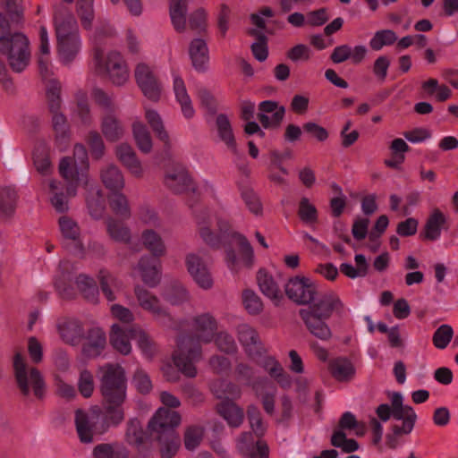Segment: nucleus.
Instances as JSON below:
<instances>
[{
    "label": "nucleus",
    "mask_w": 458,
    "mask_h": 458,
    "mask_svg": "<svg viewBox=\"0 0 458 458\" xmlns=\"http://www.w3.org/2000/svg\"><path fill=\"white\" fill-rule=\"evenodd\" d=\"M101 407L93 406L89 412L75 411L74 423L79 439L83 444L92 443L95 435H102L110 427H116L124 420L123 404L126 401V377L118 364H106L99 369Z\"/></svg>",
    "instance_id": "obj_1"
},
{
    "label": "nucleus",
    "mask_w": 458,
    "mask_h": 458,
    "mask_svg": "<svg viewBox=\"0 0 458 458\" xmlns=\"http://www.w3.org/2000/svg\"><path fill=\"white\" fill-rule=\"evenodd\" d=\"M193 335H183L178 341V351L173 355L174 365L183 375L195 377L194 363L202 357L201 343L213 341L217 331V321L209 312L195 316L191 322Z\"/></svg>",
    "instance_id": "obj_2"
},
{
    "label": "nucleus",
    "mask_w": 458,
    "mask_h": 458,
    "mask_svg": "<svg viewBox=\"0 0 458 458\" xmlns=\"http://www.w3.org/2000/svg\"><path fill=\"white\" fill-rule=\"evenodd\" d=\"M21 26L10 24L6 15L0 13V54L14 72H21L30 60V40L19 30Z\"/></svg>",
    "instance_id": "obj_3"
},
{
    "label": "nucleus",
    "mask_w": 458,
    "mask_h": 458,
    "mask_svg": "<svg viewBox=\"0 0 458 458\" xmlns=\"http://www.w3.org/2000/svg\"><path fill=\"white\" fill-rule=\"evenodd\" d=\"M46 97L55 140L61 149H64L70 142L72 132L68 119L62 112L61 85L58 81H49Z\"/></svg>",
    "instance_id": "obj_4"
},
{
    "label": "nucleus",
    "mask_w": 458,
    "mask_h": 458,
    "mask_svg": "<svg viewBox=\"0 0 458 458\" xmlns=\"http://www.w3.org/2000/svg\"><path fill=\"white\" fill-rule=\"evenodd\" d=\"M13 373L17 386L22 395L28 396L31 386L38 399L45 396L46 384L40 371L37 368H28L24 356L20 351H15L13 360Z\"/></svg>",
    "instance_id": "obj_5"
},
{
    "label": "nucleus",
    "mask_w": 458,
    "mask_h": 458,
    "mask_svg": "<svg viewBox=\"0 0 458 458\" xmlns=\"http://www.w3.org/2000/svg\"><path fill=\"white\" fill-rule=\"evenodd\" d=\"M94 63L96 72L107 77L114 85H123L129 79L127 64L117 51H111L105 55L100 48H96Z\"/></svg>",
    "instance_id": "obj_6"
},
{
    "label": "nucleus",
    "mask_w": 458,
    "mask_h": 458,
    "mask_svg": "<svg viewBox=\"0 0 458 458\" xmlns=\"http://www.w3.org/2000/svg\"><path fill=\"white\" fill-rule=\"evenodd\" d=\"M140 306L152 314L154 320L163 327H173L174 321L170 313L161 305L159 299L143 287L134 289Z\"/></svg>",
    "instance_id": "obj_7"
},
{
    "label": "nucleus",
    "mask_w": 458,
    "mask_h": 458,
    "mask_svg": "<svg viewBox=\"0 0 458 458\" xmlns=\"http://www.w3.org/2000/svg\"><path fill=\"white\" fill-rule=\"evenodd\" d=\"M164 182L175 194L191 193L193 198L188 202L190 208H192L194 203L198 201L199 193L197 185L184 167L180 166L168 171L165 176Z\"/></svg>",
    "instance_id": "obj_8"
},
{
    "label": "nucleus",
    "mask_w": 458,
    "mask_h": 458,
    "mask_svg": "<svg viewBox=\"0 0 458 458\" xmlns=\"http://www.w3.org/2000/svg\"><path fill=\"white\" fill-rule=\"evenodd\" d=\"M287 297L299 305H308L318 297L317 284L309 277L294 276L285 284Z\"/></svg>",
    "instance_id": "obj_9"
},
{
    "label": "nucleus",
    "mask_w": 458,
    "mask_h": 458,
    "mask_svg": "<svg viewBox=\"0 0 458 458\" xmlns=\"http://www.w3.org/2000/svg\"><path fill=\"white\" fill-rule=\"evenodd\" d=\"M315 301H312L310 306L301 310L310 312L329 319L331 316L335 312L341 313L344 310V304L340 300L339 296L332 291L324 293L320 295L318 294Z\"/></svg>",
    "instance_id": "obj_10"
},
{
    "label": "nucleus",
    "mask_w": 458,
    "mask_h": 458,
    "mask_svg": "<svg viewBox=\"0 0 458 458\" xmlns=\"http://www.w3.org/2000/svg\"><path fill=\"white\" fill-rule=\"evenodd\" d=\"M236 449L242 458H269V446L251 432H242L236 439Z\"/></svg>",
    "instance_id": "obj_11"
},
{
    "label": "nucleus",
    "mask_w": 458,
    "mask_h": 458,
    "mask_svg": "<svg viewBox=\"0 0 458 458\" xmlns=\"http://www.w3.org/2000/svg\"><path fill=\"white\" fill-rule=\"evenodd\" d=\"M135 79L146 98L157 102L161 96V84L151 68L140 63L135 68Z\"/></svg>",
    "instance_id": "obj_12"
},
{
    "label": "nucleus",
    "mask_w": 458,
    "mask_h": 458,
    "mask_svg": "<svg viewBox=\"0 0 458 458\" xmlns=\"http://www.w3.org/2000/svg\"><path fill=\"white\" fill-rule=\"evenodd\" d=\"M181 422L180 414L168 408H159L148 422L151 436L166 435L176 432L175 428Z\"/></svg>",
    "instance_id": "obj_13"
},
{
    "label": "nucleus",
    "mask_w": 458,
    "mask_h": 458,
    "mask_svg": "<svg viewBox=\"0 0 458 458\" xmlns=\"http://www.w3.org/2000/svg\"><path fill=\"white\" fill-rule=\"evenodd\" d=\"M54 24L56 38L79 35L76 19L72 13L63 4L55 7Z\"/></svg>",
    "instance_id": "obj_14"
},
{
    "label": "nucleus",
    "mask_w": 458,
    "mask_h": 458,
    "mask_svg": "<svg viewBox=\"0 0 458 458\" xmlns=\"http://www.w3.org/2000/svg\"><path fill=\"white\" fill-rule=\"evenodd\" d=\"M59 227L64 241V247L73 253L82 252L81 230L78 224L71 217L63 216L59 218Z\"/></svg>",
    "instance_id": "obj_15"
},
{
    "label": "nucleus",
    "mask_w": 458,
    "mask_h": 458,
    "mask_svg": "<svg viewBox=\"0 0 458 458\" xmlns=\"http://www.w3.org/2000/svg\"><path fill=\"white\" fill-rule=\"evenodd\" d=\"M188 272L193 280L203 289H209L213 285L211 274L200 257L190 253L185 259Z\"/></svg>",
    "instance_id": "obj_16"
},
{
    "label": "nucleus",
    "mask_w": 458,
    "mask_h": 458,
    "mask_svg": "<svg viewBox=\"0 0 458 458\" xmlns=\"http://www.w3.org/2000/svg\"><path fill=\"white\" fill-rule=\"evenodd\" d=\"M237 334L240 343L245 348L249 356H260L266 352L258 332L248 324L239 325Z\"/></svg>",
    "instance_id": "obj_17"
},
{
    "label": "nucleus",
    "mask_w": 458,
    "mask_h": 458,
    "mask_svg": "<svg viewBox=\"0 0 458 458\" xmlns=\"http://www.w3.org/2000/svg\"><path fill=\"white\" fill-rule=\"evenodd\" d=\"M299 315L310 335L321 341L331 339L333 334L327 323V318L302 310L299 311Z\"/></svg>",
    "instance_id": "obj_18"
},
{
    "label": "nucleus",
    "mask_w": 458,
    "mask_h": 458,
    "mask_svg": "<svg viewBox=\"0 0 458 458\" xmlns=\"http://www.w3.org/2000/svg\"><path fill=\"white\" fill-rule=\"evenodd\" d=\"M106 344L105 332L99 327L90 328L86 335L85 342L81 346V354L87 359L98 357Z\"/></svg>",
    "instance_id": "obj_19"
},
{
    "label": "nucleus",
    "mask_w": 458,
    "mask_h": 458,
    "mask_svg": "<svg viewBox=\"0 0 458 458\" xmlns=\"http://www.w3.org/2000/svg\"><path fill=\"white\" fill-rule=\"evenodd\" d=\"M407 405H403V397L401 393L394 392L391 397V405L387 403L379 404L376 409V414L382 421H387L391 417L399 420L403 418Z\"/></svg>",
    "instance_id": "obj_20"
},
{
    "label": "nucleus",
    "mask_w": 458,
    "mask_h": 458,
    "mask_svg": "<svg viewBox=\"0 0 458 458\" xmlns=\"http://www.w3.org/2000/svg\"><path fill=\"white\" fill-rule=\"evenodd\" d=\"M101 132L108 142H117L124 135V126L114 113H106L101 118Z\"/></svg>",
    "instance_id": "obj_21"
},
{
    "label": "nucleus",
    "mask_w": 458,
    "mask_h": 458,
    "mask_svg": "<svg viewBox=\"0 0 458 458\" xmlns=\"http://www.w3.org/2000/svg\"><path fill=\"white\" fill-rule=\"evenodd\" d=\"M189 55L192 63V66L198 72L207 70V64L209 60L208 48L207 43L202 38H194L189 46Z\"/></svg>",
    "instance_id": "obj_22"
},
{
    "label": "nucleus",
    "mask_w": 458,
    "mask_h": 458,
    "mask_svg": "<svg viewBox=\"0 0 458 458\" xmlns=\"http://www.w3.org/2000/svg\"><path fill=\"white\" fill-rule=\"evenodd\" d=\"M57 51L62 63L71 64L77 56L81 49V40L79 35L56 38Z\"/></svg>",
    "instance_id": "obj_23"
},
{
    "label": "nucleus",
    "mask_w": 458,
    "mask_h": 458,
    "mask_svg": "<svg viewBox=\"0 0 458 458\" xmlns=\"http://www.w3.org/2000/svg\"><path fill=\"white\" fill-rule=\"evenodd\" d=\"M158 261L157 257L143 256L138 263V269L141 274L142 281L149 287L157 286L160 282V275L157 270Z\"/></svg>",
    "instance_id": "obj_24"
},
{
    "label": "nucleus",
    "mask_w": 458,
    "mask_h": 458,
    "mask_svg": "<svg viewBox=\"0 0 458 458\" xmlns=\"http://www.w3.org/2000/svg\"><path fill=\"white\" fill-rule=\"evenodd\" d=\"M58 331L63 341L71 345H78L84 335L81 323L73 318L60 323Z\"/></svg>",
    "instance_id": "obj_25"
},
{
    "label": "nucleus",
    "mask_w": 458,
    "mask_h": 458,
    "mask_svg": "<svg viewBox=\"0 0 458 458\" xmlns=\"http://www.w3.org/2000/svg\"><path fill=\"white\" fill-rule=\"evenodd\" d=\"M115 154L119 161L127 167L131 174L140 176L142 168L135 151L127 143H122L116 147Z\"/></svg>",
    "instance_id": "obj_26"
},
{
    "label": "nucleus",
    "mask_w": 458,
    "mask_h": 458,
    "mask_svg": "<svg viewBox=\"0 0 458 458\" xmlns=\"http://www.w3.org/2000/svg\"><path fill=\"white\" fill-rule=\"evenodd\" d=\"M217 412L227 421L229 426L238 428L243 421L242 409L229 399H225L216 405Z\"/></svg>",
    "instance_id": "obj_27"
},
{
    "label": "nucleus",
    "mask_w": 458,
    "mask_h": 458,
    "mask_svg": "<svg viewBox=\"0 0 458 458\" xmlns=\"http://www.w3.org/2000/svg\"><path fill=\"white\" fill-rule=\"evenodd\" d=\"M158 443L161 458H173L181 447V438L177 432L153 437Z\"/></svg>",
    "instance_id": "obj_28"
},
{
    "label": "nucleus",
    "mask_w": 458,
    "mask_h": 458,
    "mask_svg": "<svg viewBox=\"0 0 458 458\" xmlns=\"http://www.w3.org/2000/svg\"><path fill=\"white\" fill-rule=\"evenodd\" d=\"M188 11L187 0H170L169 14L174 30L184 32L186 30V14Z\"/></svg>",
    "instance_id": "obj_29"
},
{
    "label": "nucleus",
    "mask_w": 458,
    "mask_h": 458,
    "mask_svg": "<svg viewBox=\"0 0 458 458\" xmlns=\"http://www.w3.org/2000/svg\"><path fill=\"white\" fill-rule=\"evenodd\" d=\"M329 370L334 378L340 382H348L355 375L353 364L346 358H336L329 363Z\"/></svg>",
    "instance_id": "obj_30"
},
{
    "label": "nucleus",
    "mask_w": 458,
    "mask_h": 458,
    "mask_svg": "<svg viewBox=\"0 0 458 458\" xmlns=\"http://www.w3.org/2000/svg\"><path fill=\"white\" fill-rule=\"evenodd\" d=\"M216 123L220 140L237 156L239 154L237 143L228 117L220 114L216 116Z\"/></svg>",
    "instance_id": "obj_31"
},
{
    "label": "nucleus",
    "mask_w": 458,
    "mask_h": 458,
    "mask_svg": "<svg viewBox=\"0 0 458 458\" xmlns=\"http://www.w3.org/2000/svg\"><path fill=\"white\" fill-rule=\"evenodd\" d=\"M18 194L11 186L0 188V219H7L15 212Z\"/></svg>",
    "instance_id": "obj_32"
},
{
    "label": "nucleus",
    "mask_w": 458,
    "mask_h": 458,
    "mask_svg": "<svg viewBox=\"0 0 458 458\" xmlns=\"http://www.w3.org/2000/svg\"><path fill=\"white\" fill-rule=\"evenodd\" d=\"M257 281L262 293L267 298L279 301L283 298V293L275 282L272 276L264 269H259L257 273Z\"/></svg>",
    "instance_id": "obj_33"
},
{
    "label": "nucleus",
    "mask_w": 458,
    "mask_h": 458,
    "mask_svg": "<svg viewBox=\"0 0 458 458\" xmlns=\"http://www.w3.org/2000/svg\"><path fill=\"white\" fill-rule=\"evenodd\" d=\"M131 339L137 341L139 348L143 354L151 359L157 352V345L151 336L140 327H131L129 329Z\"/></svg>",
    "instance_id": "obj_34"
},
{
    "label": "nucleus",
    "mask_w": 458,
    "mask_h": 458,
    "mask_svg": "<svg viewBox=\"0 0 458 458\" xmlns=\"http://www.w3.org/2000/svg\"><path fill=\"white\" fill-rule=\"evenodd\" d=\"M129 329H123L120 325L114 324L110 333V344L117 352L127 355L131 351Z\"/></svg>",
    "instance_id": "obj_35"
},
{
    "label": "nucleus",
    "mask_w": 458,
    "mask_h": 458,
    "mask_svg": "<svg viewBox=\"0 0 458 458\" xmlns=\"http://www.w3.org/2000/svg\"><path fill=\"white\" fill-rule=\"evenodd\" d=\"M100 176L105 187L111 191H121L124 187L123 175L114 165H109L103 168Z\"/></svg>",
    "instance_id": "obj_36"
},
{
    "label": "nucleus",
    "mask_w": 458,
    "mask_h": 458,
    "mask_svg": "<svg viewBox=\"0 0 458 458\" xmlns=\"http://www.w3.org/2000/svg\"><path fill=\"white\" fill-rule=\"evenodd\" d=\"M445 222L446 219L444 214L439 209H435L427 219L424 233H421L423 239L428 241L437 240L441 234V227Z\"/></svg>",
    "instance_id": "obj_37"
},
{
    "label": "nucleus",
    "mask_w": 458,
    "mask_h": 458,
    "mask_svg": "<svg viewBox=\"0 0 458 458\" xmlns=\"http://www.w3.org/2000/svg\"><path fill=\"white\" fill-rule=\"evenodd\" d=\"M174 90L176 99L181 105V109L183 115L188 119L193 117L194 109L191 104V100L187 93L184 81L180 76H174Z\"/></svg>",
    "instance_id": "obj_38"
},
{
    "label": "nucleus",
    "mask_w": 458,
    "mask_h": 458,
    "mask_svg": "<svg viewBox=\"0 0 458 458\" xmlns=\"http://www.w3.org/2000/svg\"><path fill=\"white\" fill-rule=\"evenodd\" d=\"M269 385L267 378L260 377L257 378L252 383V388L255 391L258 396L261 395V403L264 411L269 414L273 415L275 412V395L276 391L272 392H263V390Z\"/></svg>",
    "instance_id": "obj_39"
},
{
    "label": "nucleus",
    "mask_w": 458,
    "mask_h": 458,
    "mask_svg": "<svg viewBox=\"0 0 458 458\" xmlns=\"http://www.w3.org/2000/svg\"><path fill=\"white\" fill-rule=\"evenodd\" d=\"M59 173L63 178L72 184L78 185L84 181L83 170L79 169L78 165L73 164L72 157H63L59 164Z\"/></svg>",
    "instance_id": "obj_40"
},
{
    "label": "nucleus",
    "mask_w": 458,
    "mask_h": 458,
    "mask_svg": "<svg viewBox=\"0 0 458 458\" xmlns=\"http://www.w3.org/2000/svg\"><path fill=\"white\" fill-rule=\"evenodd\" d=\"M141 240L143 245L148 250L151 257H162L165 254V246L161 236L151 229H147L142 232Z\"/></svg>",
    "instance_id": "obj_41"
},
{
    "label": "nucleus",
    "mask_w": 458,
    "mask_h": 458,
    "mask_svg": "<svg viewBox=\"0 0 458 458\" xmlns=\"http://www.w3.org/2000/svg\"><path fill=\"white\" fill-rule=\"evenodd\" d=\"M76 284L85 300L97 303L98 300V288L95 280L84 274L76 277Z\"/></svg>",
    "instance_id": "obj_42"
},
{
    "label": "nucleus",
    "mask_w": 458,
    "mask_h": 458,
    "mask_svg": "<svg viewBox=\"0 0 458 458\" xmlns=\"http://www.w3.org/2000/svg\"><path fill=\"white\" fill-rule=\"evenodd\" d=\"M106 231L110 238L118 242L129 243L131 241V231L120 221L108 217L106 220Z\"/></svg>",
    "instance_id": "obj_43"
},
{
    "label": "nucleus",
    "mask_w": 458,
    "mask_h": 458,
    "mask_svg": "<svg viewBox=\"0 0 458 458\" xmlns=\"http://www.w3.org/2000/svg\"><path fill=\"white\" fill-rule=\"evenodd\" d=\"M145 117L156 136L164 142L166 148H170L169 135L165 131L161 116L155 110H147Z\"/></svg>",
    "instance_id": "obj_44"
},
{
    "label": "nucleus",
    "mask_w": 458,
    "mask_h": 458,
    "mask_svg": "<svg viewBox=\"0 0 458 458\" xmlns=\"http://www.w3.org/2000/svg\"><path fill=\"white\" fill-rule=\"evenodd\" d=\"M133 137L139 149L143 153H149L152 149V140L147 127L140 122L132 124Z\"/></svg>",
    "instance_id": "obj_45"
},
{
    "label": "nucleus",
    "mask_w": 458,
    "mask_h": 458,
    "mask_svg": "<svg viewBox=\"0 0 458 458\" xmlns=\"http://www.w3.org/2000/svg\"><path fill=\"white\" fill-rule=\"evenodd\" d=\"M112 211L118 216L128 219L131 216V209L126 196L120 191H112L108 197Z\"/></svg>",
    "instance_id": "obj_46"
},
{
    "label": "nucleus",
    "mask_w": 458,
    "mask_h": 458,
    "mask_svg": "<svg viewBox=\"0 0 458 458\" xmlns=\"http://www.w3.org/2000/svg\"><path fill=\"white\" fill-rule=\"evenodd\" d=\"M205 434V428L199 425L187 427L183 433L184 447L188 451H194L201 444Z\"/></svg>",
    "instance_id": "obj_47"
},
{
    "label": "nucleus",
    "mask_w": 458,
    "mask_h": 458,
    "mask_svg": "<svg viewBox=\"0 0 458 458\" xmlns=\"http://www.w3.org/2000/svg\"><path fill=\"white\" fill-rule=\"evenodd\" d=\"M34 165L42 175L51 174L53 167L50 161L48 149L45 145L38 146L33 152Z\"/></svg>",
    "instance_id": "obj_48"
},
{
    "label": "nucleus",
    "mask_w": 458,
    "mask_h": 458,
    "mask_svg": "<svg viewBox=\"0 0 458 458\" xmlns=\"http://www.w3.org/2000/svg\"><path fill=\"white\" fill-rule=\"evenodd\" d=\"M65 4H72L73 0H62ZM94 0H77V13L84 29L89 30L94 19Z\"/></svg>",
    "instance_id": "obj_49"
},
{
    "label": "nucleus",
    "mask_w": 458,
    "mask_h": 458,
    "mask_svg": "<svg viewBox=\"0 0 458 458\" xmlns=\"http://www.w3.org/2000/svg\"><path fill=\"white\" fill-rule=\"evenodd\" d=\"M1 4L6 11V18L10 24L22 25L24 21L23 8L21 5V0H0Z\"/></svg>",
    "instance_id": "obj_50"
},
{
    "label": "nucleus",
    "mask_w": 458,
    "mask_h": 458,
    "mask_svg": "<svg viewBox=\"0 0 458 458\" xmlns=\"http://www.w3.org/2000/svg\"><path fill=\"white\" fill-rule=\"evenodd\" d=\"M298 216L306 225L316 224L318 220L317 208L306 197H302L299 202Z\"/></svg>",
    "instance_id": "obj_51"
},
{
    "label": "nucleus",
    "mask_w": 458,
    "mask_h": 458,
    "mask_svg": "<svg viewBox=\"0 0 458 458\" xmlns=\"http://www.w3.org/2000/svg\"><path fill=\"white\" fill-rule=\"evenodd\" d=\"M232 236L239 247L240 259L246 267H250L254 261V251L250 242L238 233H233Z\"/></svg>",
    "instance_id": "obj_52"
},
{
    "label": "nucleus",
    "mask_w": 458,
    "mask_h": 458,
    "mask_svg": "<svg viewBox=\"0 0 458 458\" xmlns=\"http://www.w3.org/2000/svg\"><path fill=\"white\" fill-rule=\"evenodd\" d=\"M405 410L406 411L403 412V418L400 420H403V425L392 426V434L398 437L403 434H410L412 431L417 420V415L411 406H406Z\"/></svg>",
    "instance_id": "obj_53"
},
{
    "label": "nucleus",
    "mask_w": 458,
    "mask_h": 458,
    "mask_svg": "<svg viewBox=\"0 0 458 458\" xmlns=\"http://www.w3.org/2000/svg\"><path fill=\"white\" fill-rule=\"evenodd\" d=\"M86 142L89 146L93 159L99 160L105 155L104 140L97 131H90L86 136Z\"/></svg>",
    "instance_id": "obj_54"
},
{
    "label": "nucleus",
    "mask_w": 458,
    "mask_h": 458,
    "mask_svg": "<svg viewBox=\"0 0 458 458\" xmlns=\"http://www.w3.org/2000/svg\"><path fill=\"white\" fill-rule=\"evenodd\" d=\"M247 417L253 430L252 434L255 437H262L266 432V427L259 409L256 405H249L247 409Z\"/></svg>",
    "instance_id": "obj_55"
},
{
    "label": "nucleus",
    "mask_w": 458,
    "mask_h": 458,
    "mask_svg": "<svg viewBox=\"0 0 458 458\" xmlns=\"http://www.w3.org/2000/svg\"><path fill=\"white\" fill-rule=\"evenodd\" d=\"M397 40V36L391 30L377 31L369 41V47L375 51L380 50L385 46H391Z\"/></svg>",
    "instance_id": "obj_56"
},
{
    "label": "nucleus",
    "mask_w": 458,
    "mask_h": 458,
    "mask_svg": "<svg viewBox=\"0 0 458 458\" xmlns=\"http://www.w3.org/2000/svg\"><path fill=\"white\" fill-rule=\"evenodd\" d=\"M189 27L198 34L205 33L208 28V13L206 10L199 7L193 11L188 19Z\"/></svg>",
    "instance_id": "obj_57"
},
{
    "label": "nucleus",
    "mask_w": 458,
    "mask_h": 458,
    "mask_svg": "<svg viewBox=\"0 0 458 458\" xmlns=\"http://www.w3.org/2000/svg\"><path fill=\"white\" fill-rule=\"evenodd\" d=\"M199 225V233L201 239L206 244L215 250L221 248L222 244L225 245L226 242L221 237L220 234H215L210 228L206 225V221H198Z\"/></svg>",
    "instance_id": "obj_58"
},
{
    "label": "nucleus",
    "mask_w": 458,
    "mask_h": 458,
    "mask_svg": "<svg viewBox=\"0 0 458 458\" xmlns=\"http://www.w3.org/2000/svg\"><path fill=\"white\" fill-rule=\"evenodd\" d=\"M422 89L430 96L437 90L436 98L439 102L447 100L452 95L451 89L445 84L439 85L436 79H429L423 82Z\"/></svg>",
    "instance_id": "obj_59"
},
{
    "label": "nucleus",
    "mask_w": 458,
    "mask_h": 458,
    "mask_svg": "<svg viewBox=\"0 0 458 458\" xmlns=\"http://www.w3.org/2000/svg\"><path fill=\"white\" fill-rule=\"evenodd\" d=\"M219 351L227 354H233L237 351L234 338L225 331L216 333L213 339Z\"/></svg>",
    "instance_id": "obj_60"
},
{
    "label": "nucleus",
    "mask_w": 458,
    "mask_h": 458,
    "mask_svg": "<svg viewBox=\"0 0 458 458\" xmlns=\"http://www.w3.org/2000/svg\"><path fill=\"white\" fill-rule=\"evenodd\" d=\"M242 301L245 310L251 315H258L263 310L260 298L252 290H245L242 293Z\"/></svg>",
    "instance_id": "obj_61"
},
{
    "label": "nucleus",
    "mask_w": 458,
    "mask_h": 458,
    "mask_svg": "<svg viewBox=\"0 0 458 458\" xmlns=\"http://www.w3.org/2000/svg\"><path fill=\"white\" fill-rule=\"evenodd\" d=\"M98 279L101 291L107 299V301H114L115 295L114 293L113 292V288L116 286L115 278L107 271L100 270Z\"/></svg>",
    "instance_id": "obj_62"
},
{
    "label": "nucleus",
    "mask_w": 458,
    "mask_h": 458,
    "mask_svg": "<svg viewBox=\"0 0 458 458\" xmlns=\"http://www.w3.org/2000/svg\"><path fill=\"white\" fill-rule=\"evenodd\" d=\"M454 335L453 328L449 325H441L434 333L432 341L438 349H445L451 342Z\"/></svg>",
    "instance_id": "obj_63"
},
{
    "label": "nucleus",
    "mask_w": 458,
    "mask_h": 458,
    "mask_svg": "<svg viewBox=\"0 0 458 458\" xmlns=\"http://www.w3.org/2000/svg\"><path fill=\"white\" fill-rule=\"evenodd\" d=\"M241 195L250 212L255 215H259L262 212L261 202L253 189L244 187L241 191Z\"/></svg>",
    "instance_id": "obj_64"
}]
</instances>
